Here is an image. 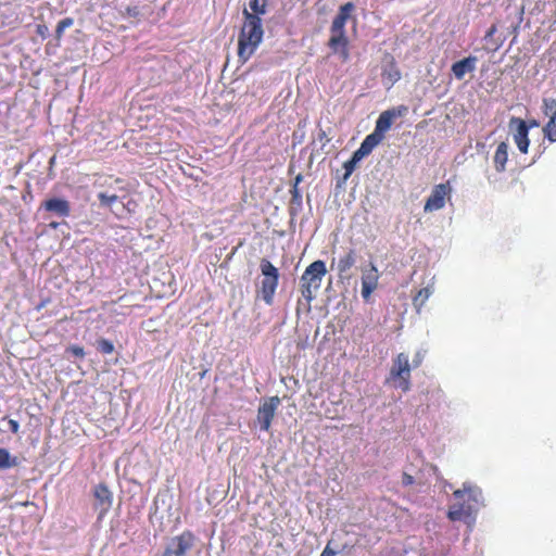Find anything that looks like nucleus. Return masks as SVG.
Masks as SVG:
<instances>
[{
  "instance_id": "7c9ffc66",
  "label": "nucleus",
  "mask_w": 556,
  "mask_h": 556,
  "mask_svg": "<svg viewBox=\"0 0 556 556\" xmlns=\"http://www.w3.org/2000/svg\"><path fill=\"white\" fill-rule=\"evenodd\" d=\"M68 357L83 358L85 356V351L79 345H71L65 351Z\"/></svg>"
},
{
  "instance_id": "2eb2a0df",
  "label": "nucleus",
  "mask_w": 556,
  "mask_h": 556,
  "mask_svg": "<svg viewBox=\"0 0 556 556\" xmlns=\"http://www.w3.org/2000/svg\"><path fill=\"white\" fill-rule=\"evenodd\" d=\"M409 371L410 366L408 356L404 353L399 354L391 369L392 376L402 379L403 382H407V379L409 378Z\"/></svg>"
},
{
  "instance_id": "4be33fe9",
  "label": "nucleus",
  "mask_w": 556,
  "mask_h": 556,
  "mask_svg": "<svg viewBox=\"0 0 556 556\" xmlns=\"http://www.w3.org/2000/svg\"><path fill=\"white\" fill-rule=\"evenodd\" d=\"M0 431L17 434L20 431V422L15 419L3 417L0 419Z\"/></svg>"
},
{
  "instance_id": "b1692460",
  "label": "nucleus",
  "mask_w": 556,
  "mask_h": 556,
  "mask_svg": "<svg viewBox=\"0 0 556 556\" xmlns=\"http://www.w3.org/2000/svg\"><path fill=\"white\" fill-rule=\"evenodd\" d=\"M267 3L268 0H250V14H255L257 16H262L267 12Z\"/></svg>"
},
{
  "instance_id": "7ed1b4c3",
  "label": "nucleus",
  "mask_w": 556,
  "mask_h": 556,
  "mask_svg": "<svg viewBox=\"0 0 556 556\" xmlns=\"http://www.w3.org/2000/svg\"><path fill=\"white\" fill-rule=\"evenodd\" d=\"M326 274L327 268L324 261L317 260L306 267L301 277V293L305 300L311 302L314 299V293L320 288Z\"/></svg>"
},
{
  "instance_id": "a19ab883",
  "label": "nucleus",
  "mask_w": 556,
  "mask_h": 556,
  "mask_svg": "<svg viewBox=\"0 0 556 556\" xmlns=\"http://www.w3.org/2000/svg\"><path fill=\"white\" fill-rule=\"evenodd\" d=\"M50 226H51L52 228H56V227L59 226V224L53 222V223H51V224H50Z\"/></svg>"
},
{
  "instance_id": "412c9836",
  "label": "nucleus",
  "mask_w": 556,
  "mask_h": 556,
  "mask_svg": "<svg viewBox=\"0 0 556 556\" xmlns=\"http://www.w3.org/2000/svg\"><path fill=\"white\" fill-rule=\"evenodd\" d=\"M17 464V458L13 457L7 448H0V469H9Z\"/></svg>"
},
{
  "instance_id": "6ab92c4d",
  "label": "nucleus",
  "mask_w": 556,
  "mask_h": 556,
  "mask_svg": "<svg viewBox=\"0 0 556 556\" xmlns=\"http://www.w3.org/2000/svg\"><path fill=\"white\" fill-rule=\"evenodd\" d=\"M354 4L352 2H346L340 7L338 14L334 16L331 26L343 27L345 28V24L351 16L352 11L354 10Z\"/></svg>"
},
{
  "instance_id": "a878e982",
  "label": "nucleus",
  "mask_w": 556,
  "mask_h": 556,
  "mask_svg": "<svg viewBox=\"0 0 556 556\" xmlns=\"http://www.w3.org/2000/svg\"><path fill=\"white\" fill-rule=\"evenodd\" d=\"M96 348L100 353L104 355H109L114 352L113 342L104 338H100L96 341Z\"/></svg>"
},
{
  "instance_id": "4c0bfd02",
  "label": "nucleus",
  "mask_w": 556,
  "mask_h": 556,
  "mask_svg": "<svg viewBox=\"0 0 556 556\" xmlns=\"http://www.w3.org/2000/svg\"><path fill=\"white\" fill-rule=\"evenodd\" d=\"M421 358H422L421 353H420V352H418V353L416 354V358L414 359L415 366H418V365L420 364Z\"/></svg>"
},
{
  "instance_id": "f3484780",
  "label": "nucleus",
  "mask_w": 556,
  "mask_h": 556,
  "mask_svg": "<svg viewBox=\"0 0 556 556\" xmlns=\"http://www.w3.org/2000/svg\"><path fill=\"white\" fill-rule=\"evenodd\" d=\"M433 292L434 277L431 279V283H429L425 288H421L413 299V304L418 313L420 312V309L422 308V306L426 304V302L432 295Z\"/></svg>"
},
{
  "instance_id": "79ce46f5",
  "label": "nucleus",
  "mask_w": 556,
  "mask_h": 556,
  "mask_svg": "<svg viewBox=\"0 0 556 556\" xmlns=\"http://www.w3.org/2000/svg\"><path fill=\"white\" fill-rule=\"evenodd\" d=\"M402 386L404 387V388H403V390H404V391H407V390H408V384H402Z\"/></svg>"
},
{
  "instance_id": "9d476101",
  "label": "nucleus",
  "mask_w": 556,
  "mask_h": 556,
  "mask_svg": "<svg viewBox=\"0 0 556 556\" xmlns=\"http://www.w3.org/2000/svg\"><path fill=\"white\" fill-rule=\"evenodd\" d=\"M279 405L280 399L278 396H271L258 407L257 420L260 422L261 430H269L275 412Z\"/></svg>"
},
{
  "instance_id": "f257e3e1",
  "label": "nucleus",
  "mask_w": 556,
  "mask_h": 556,
  "mask_svg": "<svg viewBox=\"0 0 556 556\" xmlns=\"http://www.w3.org/2000/svg\"><path fill=\"white\" fill-rule=\"evenodd\" d=\"M453 495L456 502L450 506L447 511V517L452 521L470 518L477 514L480 507L484 506L481 489L471 482H464L463 486L455 490Z\"/></svg>"
},
{
  "instance_id": "423d86ee",
  "label": "nucleus",
  "mask_w": 556,
  "mask_h": 556,
  "mask_svg": "<svg viewBox=\"0 0 556 556\" xmlns=\"http://www.w3.org/2000/svg\"><path fill=\"white\" fill-rule=\"evenodd\" d=\"M407 111L408 109L405 105H400L383 111L376 121L372 134L383 140L384 134L391 128L393 121L406 115Z\"/></svg>"
},
{
  "instance_id": "9b49d317",
  "label": "nucleus",
  "mask_w": 556,
  "mask_h": 556,
  "mask_svg": "<svg viewBox=\"0 0 556 556\" xmlns=\"http://www.w3.org/2000/svg\"><path fill=\"white\" fill-rule=\"evenodd\" d=\"M379 274L377 267L370 263L368 267L362 271V298L368 301L371 293L378 286Z\"/></svg>"
},
{
  "instance_id": "72a5a7b5",
  "label": "nucleus",
  "mask_w": 556,
  "mask_h": 556,
  "mask_svg": "<svg viewBox=\"0 0 556 556\" xmlns=\"http://www.w3.org/2000/svg\"><path fill=\"white\" fill-rule=\"evenodd\" d=\"M292 198L294 202H301L302 195L300 194V191L296 186H293L292 188Z\"/></svg>"
},
{
  "instance_id": "c85d7f7f",
  "label": "nucleus",
  "mask_w": 556,
  "mask_h": 556,
  "mask_svg": "<svg viewBox=\"0 0 556 556\" xmlns=\"http://www.w3.org/2000/svg\"><path fill=\"white\" fill-rule=\"evenodd\" d=\"M543 111H544V114L548 117V119L556 117V100L555 99H544L543 100Z\"/></svg>"
},
{
  "instance_id": "20e7f679",
  "label": "nucleus",
  "mask_w": 556,
  "mask_h": 556,
  "mask_svg": "<svg viewBox=\"0 0 556 556\" xmlns=\"http://www.w3.org/2000/svg\"><path fill=\"white\" fill-rule=\"evenodd\" d=\"M262 275V299L268 305L273 303L274 294L276 292L279 279L278 269L266 258H263L260 264Z\"/></svg>"
},
{
  "instance_id": "f8f14e48",
  "label": "nucleus",
  "mask_w": 556,
  "mask_h": 556,
  "mask_svg": "<svg viewBox=\"0 0 556 556\" xmlns=\"http://www.w3.org/2000/svg\"><path fill=\"white\" fill-rule=\"evenodd\" d=\"M94 509L99 511V518H102L111 508L113 494L104 484H99L93 490Z\"/></svg>"
},
{
  "instance_id": "39448f33",
  "label": "nucleus",
  "mask_w": 556,
  "mask_h": 556,
  "mask_svg": "<svg viewBox=\"0 0 556 556\" xmlns=\"http://www.w3.org/2000/svg\"><path fill=\"white\" fill-rule=\"evenodd\" d=\"M195 544V536L190 531H184L179 535L170 538L165 544L161 556H186Z\"/></svg>"
},
{
  "instance_id": "bb28decb",
  "label": "nucleus",
  "mask_w": 556,
  "mask_h": 556,
  "mask_svg": "<svg viewBox=\"0 0 556 556\" xmlns=\"http://www.w3.org/2000/svg\"><path fill=\"white\" fill-rule=\"evenodd\" d=\"M543 132L551 142H556V117L548 119L543 128Z\"/></svg>"
},
{
  "instance_id": "c756f323",
  "label": "nucleus",
  "mask_w": 556,
  "mask_h": 556,
  "mask_svg": "<svg viewBox=\"0 0 556 556\" xmlns=\"http://www.w3.org/2000/svg\"><path fill=\"white\" fill-rule=\"evenodd\" d=\"M358 163L359 162L357 160H355V157L353 155L351 156L350 160L344 162V164H343V168L345 170L344 176H343L344 180H346L353 174V172L355 170Z\"/></svg>"
},
{
  "instance_id": "c9c22d12",
  "label": "nucleus",
  "mask_w": 556,
  "mask_h": 556,
  "mask_svg": "<svg viewBox=\"0 0 556 556\" xmlns=\"http://www.w3.org/2000/svg\"><path fill=\"white\" fill-rule=\"evenodd\" d=\"M495 33H496V25H492V26L488 29V31H486V34H485V38H490V37H492Z\"/></svg>"
},
{
  "instance_id": "ea45409f",
  "label": "nucleus",
  "mask_w": 556,
  "mask_h": 556,
  "mask_svg": "<svg viewBox=\"0 0 556 556\" xmlns=\"http://www.w3.org/2000/svg\"><path fill=\"white\" fill-rule=\"evenodd\" d=\"M301 180H302L301 175L296 176V177H295V184H294V186H296V187H298V184H299Z\"/></svg>"
},
{
  "instance_id": "f704fd0d",
  "label": "nucleus",
  "mask_w": 556,
  "mask_h": 556,
  "mask_svg": "<svg viewBox=\"0 0 556 556\" xmlns=\"http://www.w3.org/2000/svg\"><path fill=\"white\" fill-rule=\"evenodd\" d=\"M337 552L331 549L329 544L326 545L324 551L321 552L320 556H336Z\"/></svg>"
},
{
  "instance_id": "473e14b6",
  "label": "nucleus",
  "mask_w": 556,
  "mask_h": 556,
  "mask_svg": "<svg viewBox=\"0 0 556 556\" xmlns=\"http://www.w3.org/2000/svg\"><path fill=\"white\" fill-rule=\"evenodd\" d=\"M352 155L355 157V160L361 162L364 157L368 156L369 154H367L363 149L358 147V149L354 151Z\"/></svg>"
},
{
  "instance_id": "ddd939ff",
  "label": "nucleus",
  "mask_w": 556,
  "mask_h": 556,
  "mask_svg": "<svg viewBox=\"0 0 556 556\" xmlns=\"http://www.w3.org/2000/svg\"><path fill=\"white\" fill-rule=\"evenodd\" d=\"M41 208L52 213L58 217H68L71 215L70 202L61 198H50L41 203Z\"/></svg>"
},
{
  "instance_id": "1a4fd4ad",
  "label": "nucleus",
  "mask_w": 556,
  "mask_h": 556,
  "mask_svg": "<svg viewBox=\"0 0 556 556\" xmlns=\"http://www.w3.org/2000/svg\"><path fill=\"white\" fill-rule=\"evenodd\" d=\"M450 182L439 184L434 186L431 191V194L427 199L424 211L425 212H434L444 207L445 198L451 193Z\"/></svg>"
},
{
  "instance_id": "cd10ccee",
  "label": "nucleus",
  "mask_w": 556,
  "mask_h": 556,
  "mask_svg": "<svg viewBox=\"0 0 556 556\" xmlns=\"http://www.w3.org/2000/svg\"><path fill=\"white\" fill-rule=\"evenodd\" d=\"M74 24V20L72 17H65L61 20L55 29V38L60 40L65 31V29L70 28Z\"/></svg>"
},
{
  "instance_id": "4468645a",
  "label": "nucleus",
  "mask_w": 556,
  "mask_h": 556,
  "mask_svg": "<svg viewBox=\"0 0 556 556\" xmlns=\"http://www.w3.org/2000/svg\"><path fill=\"white\" fill-rule=\"evenodd\" d=\"M478 59L469 55L452 65V73L456 79L462 80L468 73H472L477 67Z\"/></svg>"
},
{
  "instance_id": "f03ea898",
  "label": "nucleus",
  "mask_w": 556,
  "mask_h": 556,
  "mask_svg": "<svg viewBox=\"0 0 556 556\" xmlns=\"http://www.w3.org/2000/svg\"><path fill=\"white\" fill-rule=\"evenodd\" d=\"M244 22L238 38V56L248 61L261 45L264 36L262 17L250 14L248 9L242 11Z\"/></svg>"
},
{
  "instance_id": "58836bf2",
  "label": "nucleus",
  "mask_w": 556,
  "mask_h": 556,
  "mask_svg": "<svg viewBox=\"0 0 556 556\" xmlns=\"http://www.w3.org/2000/svg\"><path fill=\"white\" fill-rule=\"evenodd\" d=\"M528 126H530V128H531V127H538V126H539V123H538L535 119H532V121H530V123L528 124Z\"/></svg>"
},
{
  "instance_id": "2f4dec72",
  "label": "nucleus",
  "mask_w": 556,
  "mask_h": 556,
  "mask_svg": "<svg viewBox=\"0 0 556 556\" xmlns=\"http://www.w3.org/2000/svg\"><path fill=\"white\" fill-rule=\"evenodd\" d=\"M415 482V479L412 475L407 472H403L402 475V484L405 486L412 485Z\"/></svg>"
},
{
  "instance_id": "6e6552de",
  "label": "nucleus",
  "mask_w": 556,
  "mask_h": 556,
  "mask_svg": "<svg viewBox=\"0 0 556 556\" xmlns=\"http://www.w3.org/2000/svg\"><path fill=\"white\" fill-rule=\"evenodd\" d=\"M509 128L514 130V141L519 151L521 153H527L530 144L528 137L530 126H528L523 119L513 116L509 119Z\"/></svg>"
},
{
  "instance_id": "a211bd4d",
  "label": "nucleus",
  "mask_w": 556,
  "mask_h": 556,
  "mask_svg": "<svg viewBox=\"0 0 556 556\" xmlns=\"http://www.w3.org/2000/svg\"><path fill=\"white\" fill-rule=\"evenodd\" d=\"M508 161V144L506 142H501L494 154V166L495 169L500 173L504 172L506 168V163Z\"/></svg>"
},
{
  "instance_id": "dca6fc26",
  "label": "nucleus",
  "mask_w": 556,
  "mask_h": 556,
  "mask_svg": "<svg viewBox=\"0 0 556 556\" xmlns=\"http://www.w3.org/2000/svg\"><path fill=\"white\" fill-rule=\"evenodd\" d=\"M382 84L390 89L395 83L401 79V72L394 62L384 65L381 73Z\"/></svg>"
},
{
  "instance_id": "aec40b11",
  "label": "nucleus",
  "mask_w": 556,
  "mask_h": 556,
  "mask_svg": "<svg viewBox=\"0 0 556 556\" xmlns=\"http://www.w3.org/2000/svg\"><path fill=\"white\" fill-rule=\"evenodd\" d=\"M355 264V254L354 251L351 250L345 255L341 256L338 261V271L340 275L349 271L351 267Z\"/></svg>"
},
{
  "instance_id": "0eeeda50",
  "label": "nucleus",
  "mask_w": 556,
  "mask_h": 556,
  "mask_svg": "<svg viewBox=\"0 0 556 556\" xmlns=\"http://www.w3.org/2000/svg\"><path fill=\"white\" fill-rule=\"evenodd\" d=\"M328 47L331 49L332 53L338 54L342 61L349 59V38L345 28L330 26Z\"/></svg>"
},
{
  "instance_id": "e433bc0d",
  "label": "nucleus",
  "mask_w": 556,
  "mask_h": 556,
  "mask_svg": "<svg viewBox=\"0 0 556 556\" xmlns=\"http://www.w3.org/2000/svg\"><path fill=\"white\" fill-rule=\"evenodd\" d=\"M48 31V27L45 25H38V34L43 36L45 33Z\"/></svg>"
},
{
  "instance_id": "393cba45",
  "label": "nucleus",
  "mask_w": 556,
  "mask_h": 556,
  "mask_svg": "<svg viewBox=\"0 0 556 556\" xmlns=\"http://www.w3.org/2000/svg\"><path fill=\"white\" fill-rule=\"evenodd\" d=\"M98 199L100 201L101 206L109 207L112 210V212L117 214V212H115L113 210V205L119 200V198L116 194H109L108 192H100L98 194Z\"/></svg>"
},
{
  "instance_id": "5701e85b",
  "label": "nucleus",
  "mask_w": 556,
  "mask_h": 556,
  "mask_svg": "<svg viewBox=\"0 0 556 556\" xmlns=\"http://www.w3.org/2000/svg\"><path fill=\"white\" fill-rule=\"evenodd\" d=\"M382 140L377 137L375 134H369L362 141L359 148L363 149L367 154H370L372 150L381 142Z\"/></svg>"
}]
</instances>
